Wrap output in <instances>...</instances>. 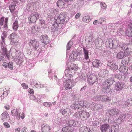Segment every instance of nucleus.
<instances>
[{
    "label": "nucleus",
    "mask_w": 132,
    "mask_h": 132,
    "mask_svg": "<svg viewBox=\"0 0 132 132\" xmlns=\"http://www.w3.org/2000/svg\"><path fill=\"white\" fill-rule=\"evenodd\" d=\"M40 23L39 26L43 28H45L47 27V25L45 23V21L43 20H40Z\"/></svg>",
    "instance_id": "obj_37"
},
{
    "label": "nucleus",
    "mask_w": 132,
    "mask_h": 132,
    "mask_svg": "<svg viewBox=\"0 0 132 132\" xmlns=\"http://www.w3.org/2000/svg\"><path fill=\"white\" fill-rule=\"evenodd\" d=\"M19 38L18 36H17L14 39L11 40V42L13 44L17 45L18 42Z\"/></svg>",
    "instance_id": "obj_39"
},
{
    "label": "nucleus",
    "mask_w": 132,
    "mask_h": 132,
    "mask_svg": "<svg viewBox=\"0 0 132 132\" xmlns=\"http://www.w3.org/2000/svg\"><path fill=\"white\" fill-rule=\"evenodd\" d=\"M125 104V106H123L124 108L126 107L128 105L127 104L130 105H132V98H130L127 101V102H126Z\"/></svg>",
    "instance_id": "obj_41"
},
{
    "label": "nucleus",
    "mask_w": 132,
    "mask_h": 132,
    "mask_svg": "<svg viewBox=\"0 0 132 132\" xmlns=\"http://www.w3.org/2000/svg\"><path fill=\"white\" fill-rule=\"evenodd\" d=\"M37 32V30L35 28V27H33L32 28V32L33 34L35 33L36 32Z\"/></svg>",
    "instance_id": "obj_61"
},
{
    "label": "nucleus",
    "mask_w": 132,
    "mask_h": 132,
    "mask_svg": "<svg viewBox=\"0 0 132 132\" xmlns=\"http://www.w3.org/2000/svg\"><path fill=\"white\" fill-rule=\"evenodd\" d=\"M51 13H52L51 15H50V19L51 18V19H50V20H51V21L52 22L51 23H52V27H51V28H52L53 29H54V28L55 27L57 26V25H56V23L55 22V20H53L52 19L54 18L55 17H54V16L55 15H54L53 14L54 12V11L53 10H52L51 11Z\"/></svg>",
    "instance_id": "obj_15"
},
{
    "label": "nucleus",
    "mask_w": 132,
    "mask_h": 132,
    "mask_svg": "<svg viewBox=\"0 0 132 132\" xmlns=\"http://www.w3.org/2000/svg\"><path fill=\"white\" fill-rule=\"evenodd\" d=\"M117 33L118 35L120 36L122 35L124 33V31L122 29H118Z\"/></svg>",
    "instance_id": "obj_46"
},
{
    "label": "nucleus",
    "mask_w": 132,
    "mask_h": 132,
    "mask_svg": "<svg viewBox=\"0 0 132 132\" xmlns=\"http://www.w3.org/2000/svg\"><path fill=\"white\" fill-rule=\"evenodd\" d=\"M83 52L84 58L86 60H87L89 58L88 51V50H86L85 48H84Z\"/></svg>",
    "instance_id": "obj_35"
},
{
    "label": "nucleus",
    "mask_w": 132,
    "mask_h": 132,
    "mask_svg": "<svg viewBox=\"0 0 132 132\" xmlns=\"http://www.w3.org/2000/svg\"><path fill=\"white\" fill-rule=\"evenodd\" d=\"M6 32L5 31L3 32L2 34V35L1 36V38L2 41L1 42L3 43V45H5V39L6 37Z\"/></svg>",
    "instance_id": "obj_38"
},
{
    "label": "nucleus",
    "mask_w": 132,
    "mask_h": 132,
    "mask_svg": "<svg viewBox=\"0 0 132 132\" xmlns=\"http://www.w3.org/2000/svg\"><path fill=\"white\" fill-rule=\"evenodd\" d=\"M61 112L63 115H64L66 116L69 115L70 113V109L69 108L63 109Z\"/></svg>",
    "instance_id": "obj_28"
},
{
    "label": "nucleus",
    "mask_w": 132,
    "mask_h": 132,
    "mask_svg": "<svg viewBox=\"0 0 132 132\" xmlns=\"http://www.w3.org/2000/svg\"><path fill=\"white\" fill-rule=\"evenodd\" d=\"M110 68L113 71H115L118 69V66L115 64H112L110 66Z\"/></svg>",
    "instance_id": "obj_45"
},
{
    "label": "nucleus",
    "mask_w": 132,
    "mask_h": 132,
    "mask_svg": "<svg viewBox=\"0 0 132 132\" xmlns=\"http://www.w3.org/2000/svg\"><path fill=\"white\" fill-rule=\"evenodd\" d=\"M118 26V24H110L108 26L109 28L112 30L115 29Z\"/></svg>",
    "instance_id": "obj_34"
},
{
    "label": "nucleus",
    "mask_w": 132,
    "mask_h": 132,
    "mask_svg": "<svg viewBox=\"0 0 132 132\" xmlns=\"http://www.w3.org/2000/svg\"><path fill=\"white\" fill-rule=\"evenodd\" d=\"M77 66L75 64L71 63L70 67L66 69L65 71V73L66 76L71 77L76 71Z\"/></svg>",
    "instance_id": "obj_1"
},
{
    "label": "nucleus",
    "mask_w": 132,
    "mask_h": 132,
    "mask_svg": "<svg viewBox=\"0 0 132 132\" xmlns=\"http://www.w3.org/2000/svg\"><path fill=\"white\" fill-rule=\"evenodd\" d=\"M1 48L4 54L5 55V56L8 58L9 56V53L7 51V49L6 48V45H3L2 42H1Z\"/></svg>",
    "instance_id": "obj_13"
},
{
    "label": "nucleus",
    "mask_w": 132,
    "mask_h": 132,
    "mask_svg": "<svg viewBox=\"0 0 132 132\" xmlns=\"http://www.w3.org/2000/svg\"><path fill=\"white\" fill-rule=\"evenodd\" d=\"M109 47L110 48H112L114 47L115 46L114 45V43H109Z\"/></svg>",
    "instance_id": "obj_63"
},
{
    "label": "nucleus",
    "mask_w": 132,
    "mask_h": 132,
    "mask_svg": "<svg viewBox=\"0 0 132 132\" xmlns=\"http://www.w3.org/2000/svg\"><path fill=\"white\" fill-rule=\"evenodd\" d=\"M125 51H121L117 54V57L118 59H122L126 57V54Z\"/></svg>",
    "instance_id": "obj_21"
},
{
    "label": "nucleus",
    "mask_w": 132,
    "mask_h": 132,
    "mask_svg": "<svg viewBox=\"0 0 132 132\" xmlns=\"http://www.w3.org/2000/svg\"><path fill=\"white\" fill-rule=\"evenodd\" d=\"M53 20L55 21L56 25L60 23H63L65 21V17L64 15L63 14H60L58 16L55 17L54 18H52Z\"/></svg>",
    "instance_id": "obj_5"
},
{
    "label": "nucleus",
    "mask_w": 132,
    "mask_h": 132,
    "mask_svg": "<svg viewBox=\"0 0 132 132\" xmlns=\"http://www.w3.org/2000/svg\"><path fill=\"white\" fill-rule=\"evenodd\" d=\"M125 119V116L124 115H120L119 118L117 120V121H119V120H120V121L119 123H121V122L123 121Z\"/></svg>",
    "instance_id": "obj_47"
},
{
    "label": "nucleus",
    "mask_w": 132,
    "mask_h": 132,
    "mask_svg": "<svg viewBox=\"0 0 132 132\" xmlns=\"http://www.w3.org/2000/svg\"><path fill=\"white\" fill-rule=\"evenodd\" d=\"M3 124L4 127L7 128H9L10 127V125L7 122H5Z\"/></svg>",
    "instance_id": "obj_59"
},
{
    "label": "nucleus",
    "mask_w": 132,
    "mask_h": 132,
    "mask_svg": "<svg viewBox=\"0 0 132 132\" xmlns=\"http://www.w3.org/2000/svg\"><path fill=\"white\" fill-rule=\"evenodd\" d=\"M128 70V67L124 65L121 66L119 69V71L124 74H125L127 72Z\"/></svg>",
    "instance_id": "obj_27"
},
{
    "label": "nucleus",
    "mask_w": 132,
    "mask_h": 132,
    "mask_svg": "<svg viewBox=\"0 0 132 132\" xmlns=\"http://www.w3.org/2000/svg\"><path fill=\"white\" fill-rule=\"evenodd\" d=\"M20 109H14L11 111V115L12 116L15 117L16 119L19 120L20 117Z\"/></svg>",
    "instance_id": "obj_9"
},
{
    "label": "nucleus",
    "mask_w": 132,
    "mask_h": 132,
    "mask_svg": "<svg viewBox=\"0 0 132 132\" xmlns=\"http://www.w3.org/2000/svg\"><path fill=\"white\" fill-rule=\"evenodd\" d=\"M101 8L105 10L106 8V6L105 3H100Z\"/></svg>",
    "instance_id": "obj_52"
},
{
    "label": "nucleus",
    "mask_w": 132,
    "mask_h": 132,
    "mask_svg": "<svg viewBox=\"0 0 132 132\" xmlns=\"http://www.w3.org/2000/svg\"><path fill=\"white\" fill-rule=\"evenodd\" d=\"M82 107L84 108H88V106L85 103L83 102V104L80 105Z\"/></svg>",
    "instance_id": "obj_60"
},
{
    "label": "nucleus",
    "mask_w": 132,
    "mask_h": 132,
    "mask_svg": "<svg viewBox=\"0 0 132 132\" xmlns=\"http://www.w3.org/2000/svg\"><path fill=\"white\" fill-rule=\"evenodd\" d=\"M1 118L3 121H5L7 119L9 120V116L7 112H4L2 114Z\"/></svg>",
    "instance_id": "obj_16"
},
{
    "label": "nucleus",
    "mask_w": 132,
    "mask_h": 132,
    "mask_svg": "<svg viewBox=\"0 0 132 132\" xmlns=\"http://www.w3.org/2000/svg\"><path fill=\"white\" fill-rule=\"evenodd\" d=\"M130 58L128 56L126 57L124 60H122L121 62L122 64L123 65L127 64L130 61Z\"/></svg>",
    "instance_id": "obj_36"
},
{
    "label": "nucleus",
    "mask_w": 132,
    "mask_h": 132,
    "mask_svg": "<svg viewBox=\"0 0 132 132\" xmlns=\"http://www.w3.org/2000/svg\"><path fill=\"white\" fill-rule=\"evenodd\" d=\"M57 5L59 8L65 7L66 6V5L65 6V3L62 0L58 1L57 3Z\"/></svg>",
    "instance_id": "obj_26"
},
{
    "label": "nucleus",
    "mask_w": 132,
    "mask_h": 132,
    "mask_svg": "<svg viewBox=\"0 0 132 132\" xmlns=\"http://www.w3.org/2000/svg\"><path fill=\"white\" fill-rule=\"evenodd\" d=\"M77 56L78 55L76 53L73 52V53L70 54L69 58L70 60H75L77 59Z\"/></svg>",
    "instance_id": "obj_23"
},
{
    "label": "nucleus",
    "mask_w": 132,
    "mask_h": 132,
    "mask_svg": "<svg viewBox=\"0 0 132 132\" xmlns=\"http://www.w3.org/2000/svg\"><path fill=\"white\" fill-rule=\"evenodd\" d=\"M29 45H32L34 48L36 50L39 46V43L36 39L30 40L29 42Z\"/></svg>",
    "instance_id": "obj_12"
},
{
    "label": "nucleus",
    "mask_w": 132,
    "mask_h": 132,
    "mask_svg": "<svg viewBox=\"0 0 132 132\" xmlns=\"http://www.w3.org/2000/svg\"><path fill=\"white\" fill-rule=\"evenodd\" d=\"M125 87V85L123 83L120 82H117L114 85L115 89L117 91L122 90Z\"/></svg>",
    "instance_id": "obj_8"
},
{
    "label": "nucleus",
    "mask_w": 132,
    "mask_h": 132,
    "mask_svg": "<svg viewBox=\"0 0 132 132\" xmlns=\"http://www.w3.org/2000/svg\"><path fill=\"white\" fill-rule=\"evenodd\" d=\"M34 84H35L34 86V88H40L43 87V86L41 85L39 82L35 83L33 81L31 82V85H34Z\"/></svg>",
    "instance_id": "obj_31"
},
{
    "label": "nucleus",
    "mask_w": 132,
    "mask_h": 132,
    "mask_svg": "<svg viewBox=\"0 0 132 132\" xmlns=\"http://www.w3.org/2000/svg\"><path fill=\"white\" fill-rule=\"evenodd\" d=\"M40 39L41 42H42V43H44V44H47L48 43V37L46 35H42Z\"/></svg>",
    "instance_id": "obj_18"
},
{
    "label": "nucleus",
    "mask_w": 132,
    "mask_h": 132,
    "mask_svg": "<svg viewBox=\"0 0 132 132\" xmlns=\"http://www.w3.org/2000/svg\"><path fill=\"white\" fill-rule=\"evenodd\" d=\"M97 80L96 77L94 75H91L89 76L88 79V81L89 85H92L96 82Z\"/></svg>",
    "instance_id": "obj_14"
},
{
    "label": "nucleus",
    "mask_w": 132,
    "mask_h": 132,
    "mask_svg": "<svg viewBox=\"0 0 132 132\" xmlns=\"http://www.w3.org/2000/svg\"><path fill=\"white\" fill-rule=\"evenodd\" d=\"M21 86L23 87L24 89H27L28 88V85L25 83H24L21 84Z\"/></svg>",
    "instance_id": "obj_56"
},
{
    "label": "nucleus",
    "mask_w": 132,
    "mask_h": 132,
    "mask_svg": "<svg viewBox=\"0 0 132 132\" xmlns=\"http://www.w3.org/2000/svg\"><path fill=\"white\" fill-rule=\"evenodd\" d=\"M106 81L107 82V83H108V84H109V86H110L111 85L113 84V79L112 78H109Z\"/></svg>",
    "instance_id": "obj_42"
},
{
    "label": "nucleus",
    "mask_w": 132,
    "mask_h": 132,
    "mask_svg": "<svg viewBox=\"0 0 132 132\" xmlns=\"http://www.w3.org/2000/svg\"><path fill=\"white\" fill-rule=\"evenodd\" d=\"M81 118L83 120L87 119L89 116V113L85 111H83L81 113Z\"/></svg>",
    "instance_id": "obj_17"
},
{
    "label": "nucleus",
    "mask_w": 132,
    "mask_h": 132,
    "mask_svg": "<svg viewBox=\"0 0 132 132\" xmlns=\"http://www.w3.org/2000/svg\"><path fill=\"white\" fill-rule=\"evenodd\" d=\"M82 20L84 22L86 23H88L90 21V19L89 16H87L84 17Z\"/></svg>",
    "instance_id": "obj_40"
},
{
    "label": "nucleus",
    "mask_w": 132,
    "mask_h": 132,
    "mask_svg": "<svg viewBox=\"0 0 132 132\" xmlns=\"http://www.w3.org/2000/svg\"><path fill=\"white\" fill-rule=\"evenodd\" d=\"M73 128L68 126L63 127L62 129V132H73Z\"/></svg>",
    "instance_id": "obj_20"
},
{
    "label": "nucleus",
    "mask_w": 132,
    "mask_h": 132,
    "mask_svg": "<svg viewBox=\"0 0 132 132\" xmlns=\"http://www.w3.org/2000/svg\"><path fill=\"white\" fill-rule=\"evenodd\" d=\"M125 119L127 120H128L129 118L130 117L131 114H130L127 113L124 114Z\"/></svg>",
    "instance_id": "obj_55"
},
{
    "label": "nucleus",
    "mask_w": 132,
    "mask_h": 132,
    "mask_svg": "<svg viewBox=\"0 0 132 132\" xmlns=\"http://www.w3.org/2000/svg\"><path fill=\"white\" fill-rule=\"evenodd\" d=\"M72 44L73 42L72 41H70L68 42L67 46V50H69L70 49Z\"/></svg>",
    "instance_id": "obj_44"
},
{
    "label": "nucleus",
    "mask_w": 132,
    "mask_h": 132,
    "mask_svg": "<svg viewBox=\"0 0 132 132\" xmlns=\"http://www.w3.org/2000/svg\"><path fill=\"white\" fill-rule=\"evenodd\" d=\"M108 112L109 114L111 116H113L115 115L118 114L121 112L119 110L116 108H114L111 110H109Z\"/></svg>",
    "instance_id": "obj_11"
},
{
    "label": "nucleus",
    "mask_w": 132,
    "mask_h": 132,
    "mask_svg": "<svg viewBox=\"0 0 132 132\" xmlns=\"http://www.w3.org/2000/svg\"><path fill=\"white\" fill-rule=\"evenodd\" d=\"M93 125L95 126H98L99 125V122L97 121H94Z\"/></svg>",
    "instance_id": "obj_64"
},
{
    "label": "nucleus",
    "mask_w": 132,
    "mask_h": 132,
    "mask_svg": "<svg viewBox=\"0 0 132 132\" xmlns=\"http://www.w3.org/2000/svg\"><path fill=\"white\" fill-rule=\"evenodd\" d=\"M110 87V86H108V87H103L102 89V90L103 92L104 93H108L111 90Z\"/></svg>",
    "instance_id": "obj_32"
},
{
    "label": "nucleus",
    "mask_w": 132,
    "mask_h": 132,
    "mask_svg": "<svg viewBox=\"0 0 132 132\" xmlns=\"http://www.w3.org/2000/svg\"><path fill=\"white\" fill-rule=\"evenodd\" d=\"M107 81L106 80H105L104 81L103 83V87H108V86H109V84H108V83H107Z\"/></svg>",
    "instance_id": "obj_54"
},
{
    "label": "nucleus",
    "mask_w": 132,
    "mask_h": 132,
    "mask_svg": "<svg viewBox=\"0 0 132 132\" xmlns=\"http://www.w3.org/2000/svg\"><path fill=\"white\" fill-rule=\"evenodd\" d=\"M128 45L125 44H121L119 45V47L121 49V50L125 51L128 49L129 48L128 47Z\"/></svg>",
    "instance_id": "obj_33"
},
{
    "label": "nucleus",
    "mask_w": 132,
    "mask_h": 132,
    "mask_svg": "<svg viewBox=\"0 0 132 132\" xmlns=\"http://www.w3.org/2000/svg\"><path fill=\"white\" fill-rule=\"evenodd\" d=\"M114 128V126H113L111 127L110 125L107 123L103 124L100 127L101 132H115Z\"/></svg>",
    "instance_id": "obj_2"
},
{
    "label": "nucleus",
    "mask_w": 132,
    "mask_h": 132,
    "mask_svg": "<svg viewBox=\"0 0 132 132\" xmlns=\"http://www.w3.org/2000/svg\"><path fill=\"white\" fill-rule=\"evenodd\" d=\"M8 21V19L7 18H5V24L4 25V28L7 27V23Z\"/></svg>",
    "instance_id": "obj_58"
},
{
    "label": "nucleus",
    "mask_w": 132,
    "mask_h": 132,
    "mask_svg": "<svg viewBox=\"0 0 132 132\" xmlns=\"http://www.w3.org/2000/svg\"><path fill=\"white\" fill-rule=\"evenodd\" d=\"M125 78L124 76L122 75L121 74L119 75V79L123 80Z\"/></svg>",
    "instance_id": "obj_62"
},
{
    "label": "nucleus",
    "mask_w": 132,
    "mask_h": 132,
    "mask_svg": "<svg viewBox=\"0 0 132 132\" xmlns=\"http://www.w3.org/2000/svg\"><path fill=\"white\" fill-rule=\"evenodd\" d=\"M94 106L93 108L95 110H96L97 111H98L102 109L103 107V105L101 104H98L96 103L93 105Z\"/></svg>",
    "instance_id": "obj_19"
},
{
    "label": "nucleus",
    "mask_w": 132,
    "mask_h": 132,
    "mask_svg": "<svg viewBox=\"0 0 132 132\" xmlns=\"http://www.w3.org/2000/svg\"><path fill=\"white\" fill-rule=\"evenodd\" d=\"M76 84L74 80L68 79L66 81L64 82L63 85L66 90H69L71 89L72 86Z\"/></svg>",
    "instance_id": "obj_4"
},
{
    "label": "nucleus",
    "mask_w": 132,
    "mask_h": 132,
    "mask_svg": "<svg viewBox=\"0 0 132 132\" xmlns=\"http://www.w3.org/2000/svg\"><path fill=\"white\" fill-rule=\"evenodd\" d=\"M18 36L15 34H12L10 35L9 36V38L11 39V40L15 38V37H17Z\"/></svg>",
    "instance_id": "obj_50"
},
{
    "label": "nucleus",
    "mask_w": 132,
    "mask_h": 132,
    "mask_svg": "<svg viewBox=\"0 0 132 132\" xmlns=\"http://www.w3.org/2000/svg\"><path fill=\"white\" fill-rule=\"evenodd\" d=\"M7 95L8 94L7 92L4 91L3 88L0 89V96L3 98L6 97Z\"/></svg>",
    "instance_id": "obj_29"
},
{
    "label": "nucleus",
    "mask_w": 132,
    "mask_h": 132,
    "mask_svg": "<svg viewBox=\"0 0 132 132\" xmlns=\"http://www.w3.org/2000/svg\"><path fill=\"white\" fill-rule=\"evenodd\" d=\"M81 129L83 130L82 132H92L89 129L87 128L86 127H82L81 128Z\"/></svg>",
    "instance_id": "obj_49"
},
{
    "label": "nucleus",
    "mask_w": 132,
    "mask_h": 132,
    "mask_svg": "<svg viewBox=\"0 0 132 132\" xmlns=\"http://www.w3.org/2000/svg\"><path fill=\"white\" fill-rule=\"evenodd\" d=\"M18 27L19 25L18 24V22L16 20L13 23V28L15 30H16Z\"/></svg>",
    "instance_id": "obj_43"
},
{
    "label": "nucleus",
    "mask_w": 132,
    "mask_h": 132,
    "mask_svg": "<svg viewBox=\"0 0 132 132\" xmlns=\"http://www.w3.org/2000/svg\"><path fill=\"white\" fill-rule=\"evenodd\" d=\"M27 11L29 12H33L35 11L36 9L35 3L32 2L28 4L26 8Z\"/></svg>",
    "instance_id": "obj_7"
},
{
    "label": "nucleus",
    "mask_w": 132,
    "mask_h": 132,
    "mask_svg": "<svg viewBox=\"0 0 132 132\" xmlns=\"http://www.w3.org/2000/svg\"><path fill=\"white\" fill-rule=\"evenodd\" d=\"M42 132H49L50 127L47 125L43 124L42 126Z\"/></svg>",
    "instance_id": "obj_22"
},
{
    "label": "nucleus",
    "mask_w": 132,
    "mask_h": 132,
    "mask_svg": "<svg viewBox=\"0 0 132 132\" xmlns=\"http://www.w3.org/2000/svg\"><path fill=\"white\" fill-rule=\"evenodd\" d=\"M108 71L106 69L101 70L99 73V75L101 77L104 78L107 75Z\"/></svg>",
    "instance_id": "obj_25"
},
{
    "label": "nucleus",
    "mask_w": 132,
    "mask_h": 132,
    "mask_svg": "<svg viewBox=\"0 0 132 132\" xmlns=\"http://www.w3.org/2000/svg\"><path fill=\"white\" fill-rule=\"evenodd\" d=\"M106 20L105 19L102 17L100 18L99 19V20L98 21V23L100 24L102 23L103 22L105 21Z\"/></svg>",
    "instance_id": "obj_53"
},
{
    "label": "nucleus",
    "mask_w": 132,
    "mask_h": 132,
    "mask_svg": "<svg viewBox=\"0 0 132 132\" xmlns=\"http://www.w3.org/2000/svg\"><path fill=\"white\" fill-rule=\"evenodd\" d=\"M126 34V35L129 37H132V22L128 24Z\"/></svg>",
    "instance_id": "obj_10"
},
{
    "label": "nucleus",
    "mask_w": 132,
    "mask_h": 132,
    "mask_svg": "<svg viewBox=\"0 0 132 132\" xmlns=\"http://www.w3.org/2000/svg\"><path fill=\"white\" fill-rule=\"evenodd\" d=\"M17 2L16 1L14 2L12 4L10 5L9 7V9L12 13H13L14 11L15 6Z\"/></svg>",
    "instance_id": "obj_30"
},
{
    "label": "nucleus",
    "mask_w": 132,
    "mask_h": 132,
    "mask_svg": "<svg viewBox=\"0 0 132 132\" xmlns=\"http://www.w3.org/2000/svg\"><path fill=\"white\" fill-rule=\"evenodd\" d=\"M13 63L12 62H10L7 64L8 68L11 70H12L13 68Z\"/></svg>",
    "instance_id": "obj_51"
},
{
    "label": "nucleus",
    "mask_w": 132,
    "mask_h": 132,
    "mask_svg": "<svg viewBox=\"0 0 132 132\" xmlns=\"http://www.w3.org/2000/svg\"><path fill=\"white\" fill-rule=\"evenodd\" d=\"M4 19V17L3 16L0 19V25L2 26L3 24V21Z\"/></svg>",
    "instance_id": "obj_57"
},
{
    "label": "nucleus",
    "mask_w": 132,
    "mask_h": 132,
    "mask_svg": "<svg viewBox=\"0 0 132 132\" xmlns=\"http://www.w3.org/2000/svg\"><path fill=\"white\" fill-rule=\"evenodd\" d=\"M74 123V120H69L68 121V126L69 127H71L72 126H75V125H73Z\"/></svg>",
    "instance_id": "obj_48"
},
{
    "label": "nucleus",
    "mask_w": 132,
    "mask_h": 132,
    "mask_svg": "<svg viewBox=\"0 0 132 132\" xmlns=\"http://www.w3.org/2000/svg\"><path fill=\"white\" fill-rule=\"evenodd\" d=\"M39 14L37 12H34L31 13L29 17V19L31 23L35 22L37 19L39 18Z\"/></svg>",
    "instance_id": "obj_6"
},
{
    "label": "nucleus",
    "mask_w": 132,
    "mask_h": 132,
    "mask_svg": "<svg viewBox=\"0 0 132 132\" xmlns=\"http://www.w3.org/2000/svg\"><path fill=\"white\" fill-rule=\"evenodd\" d=\"M93 99L95 100L105 102H109L111 100V97L106 95L96 96L94 97Z\"/></svg>",
    "instance_id": "obj_3"
},
{
    "label": "nucleus",
    "mask_w": 132,
    "mask_h": 132,
    "mask_svg": "<svg viewBox=\"0 0 132 132\" xmlns=\"http://www.w3.org/2000/svg\"><path fill=\"white\" fill-rule=\"evenodd\" d=\"M93 66L96 68L98 67L101 63V61L97 59H95L92 62Z\"/></svg>",
    "instance_id": "obj_24"
}]
</instances>
